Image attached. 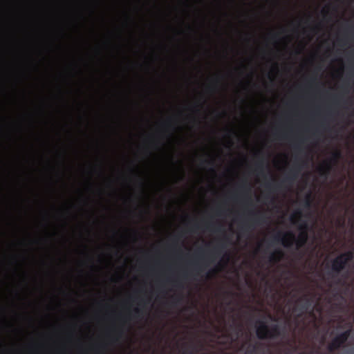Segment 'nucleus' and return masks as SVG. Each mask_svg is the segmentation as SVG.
<instances>
[{"instance_id": "f257e3e1", "label": "nucleus", "mask_w": 354, "mask_h": 354, "mask_svg": "<svg viewBox=\"0 0 354 354\" xmlns=\"http://www.w3.org/2000/svg\"><path fill=\"white\" fill-rule=\"evenodd\" d=\"M225 249L226 245L224 243H221L218 246L215 247L214 250L207 254L204 253V250L202 248H200L197 251L195 260L192 263L194 274L196 276L199 275L201 272L205 270L209 263H213Z\"/></svg>"}, {"instance_id": "f03ea898", "label": "nucleus", "mask_w": 354, "mask_h": 354, "mask_svg": "<svg viewBox=\"0 0 354 354\" xmlns=\"http://www.w3.org/2000/svg\"><path fill=\"white\" fill-rule=\"evenodd\" d=\"M301 232L296 239L292 232H282L279 231L273 235L272 241L275 243H281L285 248H291L294 243L297 249H299L306 245L308 241L307 225L304 224L300 227Z\"/></svg>"}, {"instance_id": "7ed1b4c3", "label": "nucleus", "mask_w": 354, "mask_h": 354, "mask_svg": "<svg viewBox=\"0 0 354 354\" xmlns=\"http://www.w3.org/2000/svg\"><path fill=\"white\" fill-rule=\"evenodd\" d=\"M143 310L140 308H135L133 310V313H130L127 316L123 317L122 318V323L118 327H113L111 328V333L109 334V338L111 344H115L119 342L120 338L123 336L124 333V326L128 322L131 320L132 319H139L142 317L143 316Z\"/></svg>"}, {"instance_id": "20e7f679", "label": "nucleus", "mask_w": 354, "mask_h": 354, "mask_svg": "<svg viewBox=\"0 0 354 354\" xmlns=\"http://www.w3.org/2000/svg\"><path fill=\"white\" fill-rule=\"evenodd\" d=\"M257 336L259 339H274L281 335V328L278 324H273L270 328L264 321H257Z\"/></svg>"}, {"instance_id": "39448f33", "label": "nucleus", "mask_w": 354, "mask_h": 354, "mask_svg": "<svg viewBox=\"0 0 354 354\" xmlns=\"http://www.w3.org/2000/svg\"><path fill=\"white\" fill-rule=\"evenodd\" d=\"M250 218H247L241 227V230L243 232H249L253 230L257 225L265 223L266 222V218L264 214L258 211H249Z\"/></svg>"}, {"instance_id": "423d86ee", "label": "nucleus", "mask_w": 354, "mask_h": 354, "mask_svg": "<svg viewBox=\"0 0 354 354\" xmlns=\"http://www.w3.org/2000/svg\"><path fill=\"white\" fill-rule=\"evenodd\" d=\"M350 334L351 330H347L335 337L328 346V351L333 352L339 348L347 341Z\"/></svg>"}, {"instance_id": "0eeeda50", "label": "nucleus", "mask_w": 354, "mask_h": 354, "mask_svg": "<svg viewBox=\"0 0 354 354\" xmlns=\"http://www.w3.org/2000/svg\"><path fill=\"white\" fill-rule=\"evenodd\" d=\"M347 263L339 255L331 261V269L333 272V277L337 276L347 266Z\"/></svg>"}, {"instance_id": "6e6552de", "label": "nucleus", "mask_w": 354, "mask_h": 354, "mask_svg": "<svg viewBox=\"0 0 354 354\" xmlns=\"http://www.w3.org/2000/svg\"><path fill=\"white\" fill-rule=\"evenodd\" d=\"M302 168V164L295 163L293 168H292L288 174L285 176L283 182L292 183L298 176L301 169Z\"/></svg>"}, {"instance_id": "1a4fd4ad", "label": "nucleus", "mask_w": 354, "mask_h": 354, "mask_svg": "<svg viewBox=\"0 0 354 354\" xmlns=\"http://www.w3.org/2000/svg\"><path fill=\"white\" fill-rule=\"evenodd\" d=\"M301 300H305V302L302 304L299 308H298V310H299V313L297 315L298 318L301 317L303 314L308 309L310 306V301L307 295H304L302 298H301ZM295 310H297V308H295Z\"/></svg>"}, {"instance_id": "9d476101", "label": "nucleus", "mask_w": 354, "mask_h": 354, "mask_svg": "<svg viewBox=\"0 0 354 354\" xmlns=\"http://www.w3.org/2000/svg\"><path fill=\"white\" fill-rule=\"evenodd\" d=\"M283 257V252L281 250L278 249L276 250L274 252H272L269 257V261L272 263H278L281 261L282 257Z\"/></svg>"}, {"instance_id": "9b49d317", "label": "nucleus", "mask_w": 354, "mask_h": 354, "mask_svg": "<svg viewBox=\"0 0 354 354\" xmlns=\"http://www.w3.org/2000/svg\"><path fill=\"white\" fill-rule=\"evenodd\" d=\"M339 256L348 264L351 261H352L353 259L354 253L352 251H348V252H344V253L339 254Z\"/></svg>"}, {"instance_id": "f8f14e48", "label": "nucleus", "mask_w": 354, "mask_h": 354, "mask_svg": "<svg viewBox=\"0 0 354 354\" xmlns=\"http://www.w3.org/2000/svg\"><path fill=\"white\" fill-rule=\"evenodd\" d=\"M240 189L241 190V192L245 196H247V197L248 196V193L250 190V188L249 185L247 181H243L241 183V185L240 186Z\"/></svg>"}, {"instance_id": "ddd939ff", "label": "nucleus", "mask_w": 354, "mask_h": 354, "mask_svg": "<svg viewBox=\"0 0 354 354\" xmlns=\"http://www.w3.org/2000/svg\"><path fill=\"white\" fill-rule=\"evenodd\" d=\"M261 345V344H255L254 345H250L246 351V354H257L259 346Z\"/></svg>"}, {"instance_id": "4468645a", "label": "nucleus", "mask_w": 354, "mask_h": 354, "mask_svg": "<svg viewBox=\"0 0 354 354\" xmlns=\"http://www.w3.org/2000/svg\"><path fill=\"white\" fill-rule=\"evenodd\" d=\"M265 168V161L263 158H261L256 165V170L259 173H263Z\"/></svg>"}, {"instance_id": "2eb2a0df", "label": "nucleus", "mask_w": 354, "mask_h": 354, "mask_svg": "<svg viewBox=\"0 0 354 354\" xmlns=\"http://www.w3.org/2000/svg\"><path fill=\"white\" fill-rule=\"evenodd\" d=\"M281 184H272L271 183H268L266 185V188L269 189L270 192H275L280 187Z\"/></svg>"}, {"instance_id": "dca6fc26", "label": "nucleus", "mask_w": 354, "mask_h": 354, "mask_svg": "<svg viewBox=\"0 0 354 354\" xmlns=\"http://www.w3.org/2000/svg\"><path fill=\"white\" fill-rule=\"evenodd\" d=\"M106 348V344L98 345L95 348V354H104Z\"/></svg>"}, {"instance_id": "f3484780", "label": "nucleus", "mask_w": 354, "mask_h": 354, "mask_svg": "<svg viewBox=\"0 0 354 354\" xmlns=\"http://www.w3.org/2000/svg\"><path fill=\"white\" fill-rule=\"evenodd\" d=\"M341 156H342L341 151L339 150H337L333 153L331 160L336 163L337 162V160L341 158Z\"/></svg>"}, {"instance_id": "a211bd4d", "label": "nucleus", "mask_w": 354, "mask_h": 354, "mask_svg": "<svg viewBox=\"0 0 354 354\" xmlns=\"http://www.w3.org/2000/svg\"><path fill=\"white\" fill-rule=\"evenodd\" d=\"M173 286L176 288H183V284L180 278L175 279L172 281Z\"/></svg>"}, {"instance_id": "6ab92c4d", "label": "nucleus", "mask_w": 354, "mask_h": 354, "mask_svg": "<svg viewBox=\"0 0 354 354\" xmlns=\"http://www.w3.org/2000/svg\"><path fill=\"white\" fill-rule=\"evenodd\" d=\"M194 351V346L193 345H191L189 349H186L183 351V354H193Z\"/></svg>"}, {"instance_id": "aec40b11", "label": "nucleus", "mask_w": 354, "mask_h": 354, "mask_svg": "<svg viewBox=\"0 0 354 354\" xmlns=\"http://www.w3.org/2000/svg\"><path fill=\"white\" fill-rule=\"evenodd\" d=\"M203 163H207V165H211L212 167H214L215 165V162L214 159L203 160Z\"/></svg>"}, {"instance_id": "412c9836", "label": "nucleus", "mask_w": 354, "mask_h": 354, "mask_svg": "<svg viewBox=\"0 0 354 354\" xmlns=\"http://www.w3.org/2000/svg\"><path fill=\"white\" fill-rule=\"evenodd\" d=\"M149 300H145V299H141L139 302V306L144 307L145 306V304H149Z\"/></svg>"}, {"instance_id": "4be33fe9", "label": "nucleus", "mask_w": 354, "mask_h": 354, "mask_svg": "<svg viewBox=\"0 0 354 354\" xmlns=\"http://www.w3.org/2000/svg\"><path fill=\"white\" fill-rule=\"evenodd\" d=\"M190 274L191 272L185 271L183 272V278L187 279L189 277V275H190Z\"/></svg>"}, {"instance_id": "5701e85b", "label": "nucleus", "mask_w": 354, "mask_h": 354, "mask_svg": "<svg viewBox=\"0 0 354 354\" xmlns=\"http://www.w3.org/2000/svg\"><path fill=\"white\" fill-rule=\"evenodd\" d=\"M223 241H225V242H227V243L230 242V239L228 238V236L226 234H225L224 236H223Z\"/></svg>"}, {"instance_id": "b1692460", "label": "nucleus", "mask_w": 354, "mask_h": 354, "mask_svg": "<svg viewBox=\"0 0 354 354\" xmlns=\"http://www.w3.org/2000/svg\"><path fill=\"white\" fill-rule=\"evenodd\" d=\"M216 213H217L218 215H222L223 214V212H222V210L221 209H218Z\"/></svg>"}, {"instance_id": "393cba45", "label": "nucleus", "mask_w": 354, "mask_h": 354, "mask_svg": "<svg viewBox=\"0 0 354 354\" xmlns=\"http://www.w3.org/2000/svg\"><path fill=\"white\" fill-rule=\"evenodd\" d=\"M322 13L324 14V15H326L328 13V10H326V9H323L322 10Z\"/></svg>"}, {"instance_id": "a878e982", "label": "nucleus", "mask_w": 354, "mask_h": 354, "mask_svg": "<svg viewBox=\"0 0 354 354\" xmlns=\"http://www.w3.org/2000/svg\"><path fill=\"white\" fill-rule=\"evenodd\" d=\"M171 122V120L169 119V120L167 122V123H166L165 124H166L167 127H171V122Z\"/></svg>"}, {"instance_id": "bb28decb", "label": "nucleus", "mask_w": 354, "mask_h": 354, "mask_svg": "<svg viewBox=\"0 0 354 354\" xmlns=\"http://www.w3.org/2000/svg\"><path fill=\"white\" fill-rule=\"evenodd\" d=\"M330 169V166L329 165H327V169L326 171V174H327Z\"/></svg>"}, {"instance_id": "cd10ccee", "label": "nucleus", "mask_w": 354, "mask_h": 354, "mask_svg": "<svg viewBox=\"0 0 354 354\" xmlns=\"http://www.w3.org/2000/svg\"><path fill=\"white\" fill-rule=\"evenodd\" d=\"M277 37H278V35H277V34H272V39H276Z\"/></svg>"}, {"instance_id": "c85d7f7f", "label": "nucleus", "mask_w": 354, "mask_h": 354, "mask_svg": "<svg viewBox=\"0 0 354 354\" xmlns=\"http://www.w3.org/2000/svg\"><path fill=\"white\" fill-rule=\"evenodd\" d=\"M306 206H308V207L310 205V201H309V199H307V201H306Z\"/></svg>"}, {"instance_id": "c756f323", "label": "nucleus", "mask_w": 354, "mask_h": 354, "mask_svg": "<svg viewBox=\"0 0 354 354\" xmlns=\"http://www.w3.org/2000/svg\"><path fill=\"white\" fill-rule=\"evenodd\" d=\"M322 127L324 129H326L325 123H324V122H322Z\"/></svg>"}, {"instance_id": "7c9ffc66", "label": "nucleus", "mask_w": 354, "mask_h": 354, "mask_svg": "<svg viewBox=\"0 0 354 354\" xmlns=\"http://www.w3.org/2000/svg\"><path fill=\"white\" fill-rule=\"evenodd\" d=\"M216 230L218 231V232H221L222 230V229H221V227H218L216 228Z\"/></svg>"}, {"instance_id": "2f4dec72", "label": "nucleus", "mask_w": 354, "mask_h": 354, "mask_svg": "<svg viewBox=\"0 0 354 354\" xmlns=\"http://www.w3.org/2000/svg\"><path fill=\"white\" fill-rule=\"evenodd\" d=\"M352 58L354 60V49L352 50Z\"/></svg>"}, {"instance_id": "473e14b6", "label": "nucleus", "mask_w": 354, "mask_h": 354, "mask_svg": "<svg viewBox=\"0 0 354 354\" xmlns=\"http://www.w3.org/2000/svg\"><path fill=\"white\" fill-rule=\"evenodd\" d=\"M315 82V79L313 78V79H311V80H310V82H311V83H313V82Z\"/></svg>"}, {"instance_id": "72a5a7b5", "label": "nucleus", "mask_w": 354, "mask_h": 354, "mask_svg": "<svg viewBox=\"0 0 354 354\" xmlns=\"http://www.w3.org/2000/svg\"><path fill=\"white\" fill-rule=\"evenodd\" d=\"M295 149H299V145H296L295 146Z\"/></svg>"}, {"instance_id": "f704fd0d", "label": "nucleus", "mask_w": 354, "mask_h": 354, "mask_svg": "<svg viewBox=\"0 0 354 354\" xmlns=\"http://www.w3.org/2000/svg\"><path fill=\"white\" fill-rule=\"evenodd\" d=\"M280 138L284 139L285 136L283 135H282L281 136H280Z\"/></svg>"}, {"instance_id": "c9c22d12", "label": "nucleus", "mask_w": 354, "mask_h": 354, "mask_svg": "<svg viewBox=\"0 0 354 354\" xmlns=\"http://www.w3.org/2000/svg\"><path fill=\"white\" fill-rule=\"evenodd\" d=\"M211 171H213V172H215V170L213 167L211 168Z\"/></svg>"}, {"instance_id": "e433bc0d", "label": "nucleus", "mask_w": 354, "mask_h": 354, "mask_svg": "<svg viewBox=\"0 0 354 354\" xmlns=\"http://www.w3.org/2000/svg\"><path fill=\"white\" fill-rule=\"evenodd\" d=\"M208 88L209 89H212V88H214V86H209Z\"/></svg>"}, {"instance_id": "4c0bfd02", "label": "nucleus", "mask_w": 354, "mask_h": 354, "mask_svg": "<svg viewBox=\"0 0 354 354\" xmlns=\"http://www.w3.org/2000/svg\"><path fill=\"white\" fill-rule=\"evenodd\" d=\"M194 227H195L196 228H199L198 225H194Z\"/></svg>"}, {"instance_id": "58836bf2", "label": "nucleus", "mask_w": 354, "mask_h": 354, "mask_svg": "<svg viewBox=\"0 0 354 354\" xmlns=\"http://www.w3.org/2000/svg\"><path fill=\"white\" fill-rule=\"evenodd\" d=\"M340 281H341L340 279H338V280H337V283H340Z\"/></svg>"}, {"instance_id": "ea45409f", "label": "nucleus", "mask_w": 354, "mask_h": 354, "mask_svg": "<svg viewBox=\"0 0 354 354\" xmlns=\"http://www.w3.org/2000/svg\"><path fill=\"white\" fill-rule=\"evenodd\" d=\"M347 274H348V273H347V272H346V273H344V277H346V276H347Z\"/></svg>"}, {"instance_id": "a19ab883", "label": "nucleus", "mask_w": 354, "mask_h": 354, "mask_svg": "<svg viewBox=\"0 0 354 354\" xmlns=\"http://www.w3.org/2000/svg\"><path fill=\"white\" fill-rule=\"evenodd\" d=\"M317 28V26H315L314 28H313V30H315Z\"/></svg>"}, {"instance_id": "79ce46f5", "label": "nucleus", "mask_w": 354, "mask_h": 354, "mask_svg": "<svg viewBox=\"0 0 354 354\" xmlns=\"http://www.w3.org/2000/svg\"><path fill=\"white\" fill-rule=\"evenodd\" d=\"M317 28V26H315L314 28H313V30H315Z\"/></svg>"}, {"instance_id": "37998d69", "label": "nucleus", "mask_w": 354, "mask_h": 354, "mask_svg": "<svg viewBox=\"0 0 354 354\" xmlns=\"http://www.w3.org/2000/svg\"><path fill=\"white\" fill-rule=\"evenodd\" d=\"M317 28V26H315L314 28H313V30H315Z\"/></svg>"}, {"instance_id": "c03bdc74", "label": "nucleus", "mask_w": 354, "mask_h": 354, "mask_svg": "<svg viewBox=\"0 0 354 354\" xmlns=\"http://www.w3.org/2000/svg\"><path fill=\"white\" fill-rule=\"evenodd\" d=\"M263 354H264V353H263Z\"/></svg>"}]
</instances>
